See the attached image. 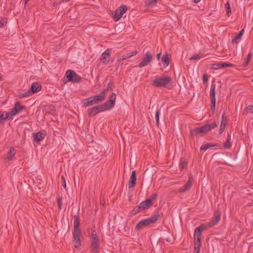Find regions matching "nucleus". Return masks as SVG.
Segmentation results:
<instances>
[{"mask_svg": "<svg viewBox=\"0 0 253 253\" xmlns=\"http://www.w3.org/2000/svg\"><path fill=\"white\" fill-rule=\"evenodd\" d=\"M172 79L167 76H155L151 81V85L157 88L167 87L171 85Z\"/></svg>", "mask_w": 253, "mask_h": 253, "instance_id": "f257e3e1", "label": "nucleus"}, {"mask_svg": "<svg viewBox=\"0 0 253 253\" xmlns=\"http://www.w3.org/2000/svg\"><path fill=\"white\" fill-rule=\"evenodd\" d=\"M42 86L37 82L33 83L31 86V88L29 90L32 94L40 91L41 90Z\"/></svg>", "mask_w": 253, "mask_h": 253, "instance_id": "f3484780", "label": "nucleus"}, {"mask_svg": "<svg viewBox=\"0 0 253 253\" xmlns=\"http://www.w3.org/2000/svg\"><path fill=\"white\" fill-rule=\"evenodd\" d=\"M137 53H138V51L137 50H135V51L132 52L131 53H128V54L129 56V58L132 57L133 56L136 55L137 54Z\"/></svg>", "mask_w": 253, "mask_h": 253, "instance_id": "864d4df0", "label": "nucleus"}, {"mask_svg": "<svg viewBox=\"0 0 253 253\" xmlns=\"http://www.w3.org/2000/svg\"><path fill=\"white\" fill-rule=\"evenodd\" d=\"M7 23L6 18H2L0 20V28L3 27Z\"/></svg>", "mask_w": 253, "mask_h": 253, "instance_id": "de8ad7c7", "label": "nucleus"}, {"mask_svg": "<svg viewBox=\"0 0 253 253\" xmlns=\"http://www.w3.org/2000/svg\"><path fill=\"white\" fill-rule=\"evenodd\" d=\"M200 1V0H194V2L196 3H198Z\"/></svg>", "mask_w": 253, "mask_h": 253, "instance_id": "bf43d9fd", "label": "nucleus"}, {"mask_svg": "<svg viewBox=\"0 0 253 253\" xmlns=\"http://www.w3.org/2000/svg\"><path fill=\"white\" fill-rule=\"evenodd\" d=\"M192 184V177H189L186 183L182 187L178 189V192L180 193H184L189 191Z\"/></svg>", "mask_w": 253, "mask_h": 253, "instance_id": "9b49d317", "label": "nucleus"}, {"mask_svg": "<svg viewBox=\"0 0 253 253\" xmlns=\"http://www.w3.org/2000/svg\"><path fill=\"white\" fill-rule=\"evenodd\" d=\"M158 196V195L157 193H154L151 195L150 199H149V200H151V203L153 201H154L155 199H156L157 198Z\"/></svg>", "mask_w": 253, "mask_h": 253, "instance_id": "09e8293b", "label": "nucleus"}, {"mask_svg": "<svg viewBox=\"0 0 253 253\" xmlns=\"http://www.w3.org/2000/svg\"><path fill=\"white\" fill-rule=\"evenodd\" d=\"M2 80V77L0 76V81Z\"/></svg>", "mask_w": 253, "mask_h": 253, "instance_id": "680f3d73", "label": "nucleus"}, {"mask_svg": "<svg viewBox=\"0 0 253 253\" xmlns=\"http://www.w3.org/2000/svg\"><path fill=\"white\" fill-rule=\"evenodd\" d=\"M202 54H194L190 58V60H198L201 58Z\"/></svg>", "mask_w": 253, "mask_h": 253, "instance_id": "79ce46f5", "label": "nucleus"}, {"mask_svg": "<svg viewBox=\"0 0 253 253\" xmlns=\"http://www.w3.org/2000/svg\"><path fill=\"white\" fill-rule=\"evenodd\" d=\"M224 117V114H223L222 115V119H223ZM226 125V121H224L223 120H222L221 122V124H220V129H219V133L220 134L222 133L223 131L224 130V128L225 127V126Z\"/></svg>", "mask_w": 253, "mask_h": 253, "instance_id": "473e14b6", "label": "nucleus"}, {"mask_svg": "<svg viewBox=\"0 0 253 253\" xmlns=\"http://www.w3.org/2000/svg\"><path fill=\"white\" fill-rule=\"evenodd\" d=\"M225 7L226 8L227 14L228 15H229V14H231V12L230 6V4H229V2H227L226 3H225Z\"/></svg>", "mask_w": 253, "mask_h": 253, "instance_id": "37998d69", "label": "nucleus"}, {"mask_svg": "<svg viewBox=\"0 0 253 253\" xmlns=\"http://www.w3.org/2000/svg\"><path fill=\"white\" fill-rule=\"evenodd\" d=\"M76 74V73L73 71V70H68L65 76L66 78L68 79V81L69 82H71L73 80V77H74V76H75Z\"/></svg>", "mask_w": 253, "mask_h": 253, "instance_id": "cd10ccee", "label": "nucleus"}, {"mask_svg": "<svg viewBox=\"0 0 253 253\" xmlns=\"http://www.w3.org/2000/svg\"><path fill=\"white\" fill-rule=\"evenodd\" d=\"M208 227V224H202L200 226L197 227L196 228V230H197V232L199 231L202 232L203 230H206L207 229V227Z\"/></svg>", "mask_w": 253, "mask_h": 253, "instance_id": "e433bc0d", "label": "nucleus"}, {"mask_svg": "<svg viewBox=\"0 0 253 253\" xmlns=\"http://www.w3.org/2000/svg\"><path fill=\"white\" fill-rule=\"evenodd\" d=\"M220 219V214L219 212H216L214 214V216L212 218V220L208 223L209 227H212L214 225L217 224Z\"/></svg>", "mask_w": 253, "mask_h": 253, "instance_id": "f8f14e48", "label": "nucleus"}, {"mask_svg": "<svg viewBox=\"0 0 253 253\" xmlns=\"http://www.w3.org/2000/svg\"><path fill=\"white\" fill-rule=\"evenodd\" d=\"M92 253H99V250H91Z\"/></svg>", "mask_w": 253, "mask_h": 253, "instance_id": "4d7b16f0", "label": "nucleus"}, {"mask_svg": "<svg viewBox=\"0 0 253 253\" xmlns=\"http://www.w3.org/2000/svg\"><path fill=\"white\" fill-rule=\"evenodd\" d=\"M160 216V215L159 213H156L150 217L141 220L136 224L135 229L139 230L144 226H148L151 224L155 223L157 220H158Z\"/></svg>", "mask_w": 253, "mask_h": 253, "instance_id": "f03ea898", "label": "nucleus"}, {"mask_svg": "<svg viewBox=\"0 0 253 253\" xmlns=\"http://www.w3.org/2000/svg\"><path fill=\"white\" fill-rule=\"evenodd\" d=\"M44 134L41 132H38L37 133H34L33 137L34 141L36 142H39L42 141L44 138Z\"/></svg>", "mask_w": 253, "mask_h": 253, "instance_id": "4be33fe9", "label": "nucleus"}, {"mask_svg": "<svg viewBox=\"0 0 253 253\" xmlns=\"http://www.w3.org/2000/svg\"><path fill=\"white\" fill-rule=\"evenodd\" d=\"M63 2H68L70 0H62Z\"/></svg>", "mask_w": 253, "mask_h": 253, "instance_id": "052dcab7", "label": "nucleus"}, {"mask_svg": "<svg viewBox=\"0 0 253 253\" xmlns=\"http://www.w3.org/2000/svg\"><path fill=\"white\" fill-rule=\"evenodd\" d=\"M129 58V56L127 54H124L120 57H119L117 60L118 62H121Z\"/></svg>", "mask_w": 253, "mask_h": 253, "instance_id": "4c0bfd02", "label": "nucleus"}, {"mask_svg": "<svg viewBox=\"0 0 253 253\" xmlns=\"http://www.w3.org/2000/svg\"><path fill=\"white\" fill-rule=\"evenodd\" d=\"M107 110L103 104L95 106L92 108H89L87 110V114L89 116H94L100 112H103Z\"/></svg>", "mask_w": 253, "mask_h": 253, "instance_id": "39448f33", "label": "nucleus"}, {"mask_svg": "<svg viewBox=\"0 0 253 253\" xmlns=\"http://www.w3.org/2000/svg\"><path fill=\"white\" fill-rule=\"evenodd\" d=\"M115 21L117 22L120 20L122 17H113Z\"/></svg>", "mask_w": 253, "mask_h": 253, "instance_id": "6e6d98bb", "label": "nucleus"}, {"mask_svg": "<svg viewBox=\"0 0 253 253\" xmlns=\"http://www.w3.org/2000/svg\"><path fill=\"white\" fill-rule=\"evenodd\" d=\"M143 210L140 205L139 204V205L135 207L132 210V211H131V215H135L137 213H138L140 211Z\"/></svg>", "mask_w": 253, "mask_h": 253, "instance_id": "72a5a7b5", "label": "nucleus"}, {"mask_svg": "<svg viewBox=\"0 0 253 253\" xmlns=\"http://www.w3.org/2000/svg\"><path fill=\"white\" fill-rule=\"evenodd\" d=\"M111 51V48H108L102 53L100 60L103 64L107 65L109 63L110 58Z\"/></svg>", "mask_w": 253, "mask_h": 253, "instance_id": "0eeeda50", "label": "nucleus"}, {"mask_svg": "<svg viewBox=\"0 0 253 253\" xmlns=\"http://www.w3.org/2000/svg\"><path fill=\"white\" fill-rule=\"evenodd\" d=\"M25 107V106L21 105L19 102H16L11 110L8 112L11 119H13V117L14 116L23 111Z\"/></svg>", "mask_w": 253, "mask_h": 253, "instance_id": "423d86ee", "label": "nucleus"}, {"mask_svg": "<svg viewBox=\"0 0 253 253\" xmlns=\"http://www.w3.org/2000/svg\"><path fill=\"white\" fill-rule=\"evenodd\" d=\"M16 150L13 147L10 148L9 152L7 154L6 159L8 161H11L15 155Z\"/></svg>", "mask_w": 253, "mask_h": 253, "instance_id": "bb28decb", "label": "nucleus"}, {"mask_svg": "<svg viewBox=\"0 0 253 253\" xmlns=\"http://www.w3.org/2000/svg\"><path fill=\"white\" fill-rule=\"evenodd\" d=\"M6 120H12L8 112L0 111V124L3 123Z\"/></svg>", "mask_w": 253, "mask_h": 253, "instance_id": "dca6fc26", "label": "nucleus"}, {"mask_svg": "<svg viewBox=\"0 0 253 253\" xmlns=\"http://www.w3.org/2000/svg\"><path fill=\"white\" fill-rule=\"evenodd\" d=\"M215 84H212L211 87V90L210 92V95L211 98V110L212 112V114L214 113L215 109Z\"/></svg>", "mask_w": 253, "mask_h": 253, "instance_id": "20e7f679", "label": "nucleus"}, {"mask_svg": "<svg viewBox=\"0 0 253 253\" xmlns=\"http://www.w3.org/2000/svg\"><path fill=\"white\" fill-rule=\"evenodd\" d=\"M153 59V54L150 51H148L145 54L142 61L139 63L138 67L142 68L149 64Z\"/></svg>", "mask_w": 253, "mask_h": 253, "instance_id": "7ed1b4c3", "label": "nucleus"}, {"mask_svg": "<svg viewBox=\"0 0 253 253\" xmlns=\"http://www.w3.org/2000/svg\"><path fill=\"white\" fill-rule=\"evenodd\" d=\"M249 111L251 113H253V105H249L244 110V113L246 112H248Z\"/></svg>", "mask_w": 253, "mask_h": 253, "instance_id": "49530a36", "label": "nucleus"}, {"mask_svg": "<svg viewBox=\"0 0 253 253\" xmlns=\"http://www.w3.org/2000/svg\"><path fill=\"white\" fill-rule=\"evenodd\" d=\"M252 82L253 83V79H252Z\"/></svg>", "mask_w": 253, "mask_h": 253, "instance_id": "e2e57ef3", "label": "nucleus"}, {"mask_svg": "<svg viewBox=\"0 0 253 253\" xmlns=\"http://www.w3.org/2000/svg\"><path fill=\"white\" fill-rule=\"evenodd\" d=\"M140 205L142 209L144 210L147 208H149L152 205V203H151V200L146 199L141 202Z\"/></svg>", "mask_w": 253, "mask_h": 253, "instance_id": "393cba45", "label": "nucleus"}, {"mask_svg": "<svg viewBox=\"0 0 253 253\" xmlns=\"http://www.w3.org/2000/svg\"><path fill=\"white\" fill-rule=\"evenodd\" d=\"M157 3V0H146L145 5L148 7H152Z\"/></svg>", "mask_w": 253, "mask_h": 253, "instance_id": "7c9ffc66", "label": "nucleus"}, {"mask_svg": "<svg viewBox=\"0 0 253 253\" xmlns=\"http://www.w3.org/2000/svg\"><path fill=\"white\" fill-rule=\"evenodd\" d=\"M32 93L30 92L29 90L27 91V92L24 93H20L18 95V96L20 98H23L24 97H27L28 96H30L32 95Z\"/></svg>", "mask_w": 253, "mask_h": 253, "instance_id": "58836bf2", "label": "nucleus"}, {"mask_svg": "<svg viewBox=\"0 0 253 253\" xmlns=\"http://www.w3.org/2000/svg\"><path fill=\"white\" fill-rule=\"evenodd\" d=\"M116 98V94L113 92L111 94L109 100L103 104L107 110H109L114 106Z\"/></svg>", "mask_w": 253, "mask_h": 253, "instance_id": "1a4fd4ad", "label": "nucleus"}, {"mask_svg": "<svg viewBox=\"0 0 253 253\" xmlns=\"http://www.w3.org/2000/svg\"><path fill=\"white\" fill-rule=\"evenodd\" d=\"M83 103V106L85 107L97 104L93 96L84 99Z\"/></svg>", "mask_w": 253, "mask_h": 253, "instance_id": "6ab92c4d", "label": "nucleus"}, {"mask_svg": "<svg viewBox=\"0 0 253 253\" xmlns=\"http://www.w3.org/2000/svg\"><path fill=\"white\" fill-rule=\"evenodd\" d=\"M161 61L163 64V66L166 68L168 67L169 64V57L168 54H165L162 57Z\"/></svg>", "mask_w": 253, "mask_h": 253, "instance_id": "5701e85b", "label": "nucleus"}, {"mask_svg": "<svg viewBox=\"0 0 253 253\" xmlns=\"http://www.w3.org/2000/svg\"><path fill=\"white\" fill-rule=\"evenodd\" d=\"M251 57H252V54H251V53H249L248 54L247 60L244 63V66L246 67V66H247L248 65L249 63L250 62V60L251 59Z\"/></svg>", "mask_w": 253, "mask_h": 253, "instance_id": "c03bdc74", "label": "nucleus"}, {"mask_svg": "<svg viewBox=\"0 0 253 253\" xmlns=\"http://www.w3.org/2000/svg\"><path fill=\"white\" fill-rule=\"evenodd\" d=\"M81 81V78L80 76H79L78 75H77L76 73L75 76H74V77H73V80L71 81V82L72 83H79Z\"/></svg>", "mask_w": 253, "mask_h": 253, "instance_id": "ea45409f", "label": "nucleus"}, {"mask_svg": "<svg viewBox=\"0 0 253 253\" xmlns=\"http://www.w3.org/2000/svg\"><path fill=\"white\" fill-rule=\"evenodd\" d=\"M83 103V106L85 107L97 104L93 96L84 99Z\"/></svg>", "mask_w": 253, "mask_h": 253, "instance_id": "a211bd4d", "label": "nucleus"}, {"mask_svg": "<svg viewBox=\"0 0 253 253\" xmlns=\"http://www.w3.org/2000/svg\"><path fill=\"white\" fill-rule=\"evenodd\" d=\"M61 182H62V185L64 187V188L65 189H66V184L65 178L64 176L63 175L61 176Z\"/></svg>", "mask_w": 253, "mask_h": 253, "instance_id": "3c124183", "label": "nucleus"}, {"mask_svg": "<svg viewBox=\"0 0 253 253\" xmlns=\"http://www.w3.org/2000/svg\"><path fill=\"white\" fill-rule=\"evenodd\" d=\"M160 56H161V53H159L157 55V58L158 60H159L160 59Z\"/></svg>", "mask_w": 253, "mask_h": 253, "instance_id": "13d9d810", "label": "nucleus"}, {"mask_svg": "<svg viewBox=\"0 0 253 253\" xmlns=\"http://www.w3.org/2000/svg\"><path fill=\"white\" fill-rule=\"evenodd\" d=\"M106 90H103L99 94L93 96L97 104L101 102L105 99L106 96Z\"/></svg>", "mask_w": 253, "mask_h": 253, "instance_id": "2eb2a0df", "label": "nucleus"}, {"mask_svg": "<svg viewBox=\"0 0 253 253\" xmlns=\"http://www.w3.org/2000/svg\"><path fill=\"white\" fill-rule=\"evenodd\" d=\"M235 65L228 62H221L218 63H214L211 64V68L213 70H218L221 68L226 67H234Z\"/></svg>", "mask_w": 253, "mask_h": 253, "instance_id": "6e6552de", "label": "nucleus"}, {"mask_svg": "<svg viewBox=\"0 0 253 253\" xmlns=\"http://www.w3.org/2000/svg\"><path fill=\"white\" fill-rule=\"evenodd\" d=\"M195 248L194 250V253H199L200 251L201 246V243L194 242Z\"/></svg>", "mask_w": 253, "mask_h": 253, "instance_id": "c9c22d12", "label": "nucleus"}, {"mask_svg": "<svg viewBox=\"0 0 253 253\" xmlns=\"http://www.w3.org/2000/svg\"><path fill=\"white\" fill-rule=\"evenodd\" d=\"M208 77L206 75H204L203 76V82L206 83L208 82Z\"/></svg>", "mask_w": 253, "mask_h": 253, "instance_id": "5fc2aeb1", "label": "nucleus"}, {"mask_svg": "<svg viewBox=\"0 0 253 253\" xmlns=\"http://www.w3.org/2000/svg\"><path fill=\"white\" fill-rule=\"evenodd\" d=\"M201 232L198 231L197 230L195 229L194 231V242H198V243H201Z\"/></svg>", "mask_w": 253, "mask_h": 253, "instance_id": "a878e982", "label": "nucleus"}, {"mask_svg": "<svg viewBox=\"0 0 253 253\" xmlns=\"http://www.w3.org/2000/svg\"><path fill=\"white\" fill-rule=\"evenodd\" d=\"M136 171L135 170L132 171L131 174L130 175L128 184V187L129 188H133L136 184Z\"/></svg>", "mask_w": 253, "mask_h": 253, "instance_id": "4468645a", "label": "nucleus"}, {"mask_svg": "<svg viewBox=\"0 0 253 253\" xmlns=\"http://www.w3.org/2000/svg\"><path fill=\"white\" fill-rule=\"evenodd\" d=\"M99 245L98 239H91L90 250H99Z\"/></svg>", "mask_w": 253, "mask_h": 253, "instance_id": "b1692460", "label": "nucleus"}, {"mask_svg": "<svg viewBox=\"0 0 253 253\" xmlns=\"http://www.w3.org/2000/svg\"><path fill=\"white\" fill-rule=\"evenodd\" d=\"M216 126L215 123H213L211 124H207L203 126L200 127L202 133H207L210 131L211 129L215 128Z\"/></svg>", "mask_w": 253, "mask_h": 253, "instance_id": "ddd939ff", "label": "nucleus"}, {"mask_svg": "<svg viewBox=\"0 0 253 253\" xmlns=\"http://www.w3.org/2000/svg\"><path fill=\"white\" fill-rule=\"evenodd\" d=\"M127 10V7L126 5H121L119 6L115 11L114 16H123Z\"/></svg>", "mask_w": 253, "mask_h": 253, "instance_id": "aec40b11", "label": "nucleus"}, {"mask_svg": "<svg viewBox=\"0 0 253 253\" xmlns=\"http://www.w3.org/2000/svg\"><path fill=\"white\" fill-rule=\"evenodd\" d=\"M200 133H202L200 127H196L190 131V135L193 137L196 136Z\"/></svg>", "mask_w": 253, "mask_h": 253, "instance_id": "c756f323", "label": "nucleus"}, {"mask_svg": "<svg viewBox=\"0 0 253 253\" xmlns=\"http://www.w3.org/2000/svg\"><path fill=\"white\" fill-rule=\"evenodd\" d=\"M217 145L216 144H212L211 143H208L204 145H202L200 147V150L201 151H206L209 148L213 147V146H216Z\"/></svg>", "mask_w": 253, "mask_h": 253, "instance_id": "2f4dec72", "label": "nucleus"}, {"mask_svg": "<svg viewBox=\"0 0 253 253\" xmlns=\"http://www.w3.org/2000/svg\"><path fill=\"white\" fill-rule=\"evenodd\" d=\"M81 234V231H73V243L75 248H78L80 247L81 245V240H80V236Z\"/></svg>", "mask_w": 253, "mask_h": 253, "instance_id": "9d476101", "label": "nucleus"}, {"mask_svg": "<svg viewBox=\"0 0 253 253\" xmlns=\"http://www.w3.org/2000/svg\"><path fill=\"white\" fill-rule=\"evenodd\" d=\"M91 237V239H98L96 231L95 230H92Z\"/></svg>", "mask_w": 253, "mask_h": 253, "instance_id": "a18cd8bd", "label": "nucleus"}, {"mask_svg": "<svg viewBox=\"0 0 253 253\" xmlns=\"http://www.w3.org/2000/svg\"><path fill=\"white\" fill-rule=\"evenodd\" d=\"M80 220L78 215H75L74 217V231H81L80 228Z\"/></svg>", "mask_w": 253, "mask_h": 253, "instance_id": "412c9836", "label": "nucleus"}, {"mask_svg": "<svg viewBox=\"0 0 253 253\" xmlns=\"http://www.w3.org/2000/svg\"><path fill=\"white\" fill-rule=\"evenodd\" d=\"M161 114V110L160 109H158L156 111V115H155V118L156 120V123L158 126H159V116Z\"/></svg>", "mask_w": 253, "mask_h": 253, "instance_id": "a19ab883", "label": "nucleus"}, {"mask_svg": "<svg viewBox=\"0 0 253 253\" xmlns=\"http://www.w3.org/2000/svg\"><path fill=\"white\" fill-rule=\"evenodd\" d=\"M231 136L230 134H228L226 141L224 143V147L225 149H229L231 146Z\"/></svg>", "mask_w": 253, "mask_h": 253, "instance_id": "c85d7f7f", "label": "nucleus"}, {"mask_svg": "<svg viewBox=\"0 0 253 253\" xmlns=\"http://www.w3.org/2000/svg\"><path fill=\"white\" fill-rule=\"evenodd\" d=\"M244 30L242 29L233 39L232 42H236V41L238 40H239L241 38L242 36L243 35Z\"/></svg>", "mask_w": 253, "mask_h": 253, "instance_id": "f704fd0d", "label": "nucleus"}, {"mask_svg": "<svg viewBox=\"0 0 253 253\" xmlns=\"http://www.w3.org/2000/svg\"><path fill=\"white\" fill-rule=\"evenodd\" d=\"M57 205L59 209H61L62 207V199L58 198L57 199Z\"/></svg>", "mask_w": 253, "mask_h": 253, "instance_id": "603ef678", "label": "nucleus"}, {"mask_svg": "<svg viewBox=\"0 0 253 253\" xmlns=\"http://www.w3.org/2000/svg\"><path fill=\"white\" fill-rule=\"evenodd\" d=\"M187 163L185 161L181 162L179 165V168L181 170L183 169L186 166Z\"/></svg>", "mask_w": 253, "mask_h": 253, "instance_id": "8fccbe9b", "label": "nucleus"}]
</instances>
